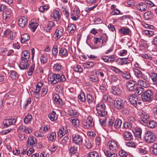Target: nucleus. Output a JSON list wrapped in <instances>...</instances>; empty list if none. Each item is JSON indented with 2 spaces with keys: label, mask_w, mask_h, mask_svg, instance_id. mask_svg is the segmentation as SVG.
Returning a JSON list of instances; mask_svg holds the SVG:
<instances>
[{
  "label": "nucleus",
  "mask_w": 157,
  "mask_h": 157,
  "mask_svg": "<svg viewBox=\"0 0 157 157\" xmlns=\"http://www.w3.org/2000/svg\"><path fill=\"white\" fill-rule=\"evenodd\" d=\"M109 150L104 151L105 155L107 157H117V155L115 152L118 149L117 144L113 141H109L108 142Z\"/></svg>",
  "instance_id": "f257e3e1"
},
{
  "label": "nucleus",
  "mask_w": 157,
  "mask_h": 157,
  "mask_svg": "<svg viewBox=\"0 0 157 157\" xmlns=\"http://www.w3.org/2000/svg\"><path fill=\"white\" fill-rule=\"evenodd\" d=\"M65 80V76L62 74H52L49 75L48 78V81L52 84H55L61 82H64Z\"/></svg>",
  "instance_id": "f03ea898"
},
{
  "label": "nucleus",
  "mask_w": 157,
  "mask_h": 157,
  "mask_svg": "<svg viewBox=\"0 0 157 157\" xmlns=\"http://www.w3.org/2000/svg\"><path fill=\"white\" fill-rule=\"evenodd\" d=\"M156 135L152 132L147 131L145 132L144 140L147 143H151L155 140Z\"/></svg>",
  "instance_id": "7ed1b4c3"
},
{
  "label": "nucleus",
  "mask_w": 157,
  "mask_h": 157,
  "mask_svg": "<svg viewBox=\"0 0 157 157\" xmlns=\"http://www.w3.org/2000/svg\"><path fill=\"white\" fill-rule=\"evenodd\" d=\"M141 96L142 100L144 102H149L152 100L154 93L151 90H147L144 92Z\"/></svg>",
  "instance_id": "20e7f679"
},
{
  "label": "nucleus",
  "mask_w": 157,
  "mask_h": 157,
  "mask_svg": "<svg viewBox=\"0 0 157 157\" xmlns=\"http://www.w3.org/2000/svg\"><path fill=\"white\" fill-rule=\"evenodd\" d=\"M52 18L54 19V21H56L58 24H59L61 23V14L59 11L55 10L51 14Z\"/></svg>",
  "instance_id": "39448f33"
},
{
  "label": "nucleus",
  "mask_w": 157,
  "mask_h": 157,
  "mask_svg": "<svg viewBox=\"0 0 157 157\" xmlns=\"http://www.w3.org/2000/svg\"><path fill=\"white\" fill-rule=\"evenodd\" d=\"M72 141L75 144L80 146L83 142V138L82 136L78 134H75L72 136Z\"/></svg>",
  "instance_id": "423d86ee"
},
{
  "label": "nucleus",
  "mask_w": 157,
  "mask_h": 157,
  "mask_svg": "<svg viewBox=\"0 0 157 157\" xmlns=\"http://www.w3.org/2000/svg\"><path fill=\"white\" fill-rule=\"evenodd\" d=\"M114 105L118 110L123 109L124 108L123 101L120 98H116L114 101Z\"/></svg>",
  "instance_id": "0eeeda50"
},
{
  "label": "nucleus",
  "mask_w": 157,
  "mask_h": 157,
  "mask_svg": "<svg viewBox=\"0 0 157 157\" xmlns=\"http://www.w3.org/2000/svg\"><path fill=\"white\" fill-rule=\"evenodd\" d=\"M29 60V59H21V61L19 65L21 69L24 70L27 68L30 63V62Z\"/></svg>",
  "instance_id": "6e6552de"
},
{
  "label": "nucleus",
  "mask_w": 157,
  "mask_h": 157,
  "mask_svg": "<svg viewBox=\"0 0 157 157\" xmlns=\"http://www.w3.org/2000/svg\"><path fill=\"white\" fill-rule=\"evenodd\" d=\"M128 101L134 107H136L138 101V96L135 94L130 96L128 98Z\"/></svg>",
  "instance_id": "1a4fd4ad"
},
{
  "label": "nucleus",
  "mask_w": 157,
  "mask_h": 157,
  "mask_svg": "<svg viewBox=\"0 0 157 157\" xmlns=\"http://www.w3.org/2000/svg\"><path fill=\"white\" fill-rule=\"evenodd\" d=\"M55 26V25L53 22L49 21L48 23L45 24L43 26L44 29L46 31L48 32H50L53 27Z\"/></svg>",
  "instance_id": "9d476101"
},
{
  "label": "nucleus",
  "mask_w": 157,
  "mask_h": 157,
  "mask_svg": "<svg viewBox=\"0 0 157 157\" xmlns=\"http://www.w3.org/2000/svg\"><path fill=\"white\" fill-rule=\"evenodd\" d=\"M16 123V120L14 118L5 119L3 121L4 128H7L10 125H13Z\"/></svg>",
  "instance_id": "9b49d317"
},
{
  "label": "nucleus",
  "mask_w": 157,
  "mask_h": 157,
  "mask_svg": "<svg viewBox=\"0 0 157 157\" xmlns=\"http://www.w3.org/2000/svg\"><path fill=\"white\" fill-rule=\"evenodd\" d=\"M136 8L138 10L141 12H144L147 10L148 8L145 2H141L136 6Z\"/></svg>",
  "instance_id": "f8f14e48"
},
{
  "label": "nucleus",
  "mask_w": 157,
  "mask_h": 157,
  "mask_svg": "<svg viewBox=\"0 0 157 157\" xmlns=\"http://www.w3.org/2000/svg\"><path fill=\"white\" fill-rule=\"evenodd\" d=\"M36 142V138L33 136L29 137L27 140V145L29 147H31L35 146Z\"/></svg>",
  "instance_id": "ddd939ff"
},
{
  "label": "nucleus",
  "mask_w": 157,
  "mask_h": 157,
  "mask_svg": "<svg viewBox=\"0 0 157 157\" xmlns=\"http://www.w3.org/2000/svg\"><path fill=\"white\" fill-rule=\"evenodd\" d=\"M132 130L134 133L135 136L136 137L139 139H141L142 133L141 129L139 127H135L133 128Z\"/></svg>",
  "instance_id": "4468645a"
},
{
  "label": "nucleus",
  "mask_w": 157,
  "mask_h": 157,
  "mask_svg": "<svg viewBox=\"0 0 157 157\" xmlns=\"http://www.w3.org/2000/svg\"><path fill=\"white\" fill-rule=\"evenodd\" d=\"M116 62L119 65H123L130 63L131 60L128 58H120L117 59L116 60Z\"/></svg>",
  "instance_id": "2eb2a0df"
},
{
  "label": "nucleus",
  "mask_w": 157,
  "mask_h": 157,
  "mask_svg": "<svg viewBox=\"0 0 157 157\" xmlns=\"http://www.w3.org/2000/svg\"><path fill=\"white\" fill-rule=\"evenodd\" d=\"M53 100L58 106L63 105L62 100L60 98L58 94H56L53 96Z\"/></svg>",
  "instance_id": "dca6fc26"
},
{
  "label": "nucleus",
  "mask_w": 157,
  "mask_h": 157,
  "mask_svg": "<svg viewBox=\"0 0 157 157\" xmlns=\"http://www.w3.org/2000/svg\"><path fill=\"white\" fill-rule=\"evenodd\" d=\"M27 23V20L26 17L23 16L19 19L18 24L19 26L22 28H24Z\"/></svg>",
  "instance_id": "f3484780"
},
{
  "label": "nucleus",
  "mask_w": 157,
  "mask_h": 157,
  "mask_svg": "<svg viewBox=\"0 0 157 157\" xmlns=\"http://www.w3.org/2000/svg\"><path fill=\"white\" fill-rule=\"evenodd\" d=\"M136 82L133 80L129 81L127 84V86L128 89L131 91L133 90L135 87L136 86Z\"/></svg>",
  "instance_id": "a211bd4d"
},
{
  "label": "nucleus",
  "mask_w": 157,
  "mask_h": 157,
  "mask_svg": "<svg viewBox=\"0 0 157 157\" xmlns=\"http://www.w3.org/2000/svg\"><path fill=\"white\" fill-rule=\"evenodd\" d=\"M79 11L77 9H74L73 13L71 15V18L74 21H76L79 17Z\"/></svg>",
  "instance_id": "6ab92c4d"
},
{
  "label": "nucleus",
  "mask_w": 157,
  "mask_h": 157,
  "mask_svg": "<svg viewBox=\"0 0 157 157\" xmlns=\"http://www.w3.org/2000/svg\"><path fill=\"white\" fill-rule=\"evenodd\" d=\"M145 124L147 127L151 128H154L157 126V123L154 120H148Z\"/></svg>",
  "instance_id": "aec40b11"
},
{
  "label": "nucleus",
  "mask_w": 157,
  "mask_h": 157,
  "mask_svg": "<svg viewBox=\"0 0 157 157\" xmlns=\"http://www.w3.org/2000/svg\"><path fill=\"white\" fill-rule=\"evenodd\" d=\"M68 132V130L67 127H62L59 129L58 132V135L60 138H61L63 136L65 135Z\"/></svg>",
  "instance_id": "412c9836"
},
{
  "label": "nucleus",
  "mask_w": 157,
  "mask_h": 157,
  "mask_svg": "<svg viewBox=\"0 0 157 157\" xmlns=\"http://www.w3.org/2000/svg\"><path fill=\"white\" fill-rule=\"evenodd\" d=\"M96 109L98 113L100 114L101 111L105 110V106L103 103H100L98 104L96 106Z\"/></svg>",
  "instance_id": "4be33fe9"
},
{
  "label": "nucleus",
  "mask_w": 157,
  "mask_h": 157,
  "mask_svg": "<svg viewBox=\"0 0 157 157\" xmlns=\"http://www.w3.org/2000/svg\"><path fill=\"white\" fill-rule=\"evenodd\" d=\"M123 136L124 139L127 140H131L133 138V136L131 133L129 132H124L123 133Z\"/></svg>",
  "instance_id": "5701e85b"
},
{
  "label": "nucleus",
  "mask_w": 157,
  "mask_h": 157,
  "mask_svg": "<svg viewBox=\"0 0 157 157\" xmlns=\"http://www.w3.org/2000/svg\"><path fill=\"white\" fill-rule=\"evenodd\" d=\"M94 123L92 121V119L91 117H88L86 121V124L85 125L86 128H91L94 126Z\"/></svg>",
  "instance_id": "b1692460"
},
{
  "label": "nucleus",
  "mask_w": 157,
  "mask_h": 157,
  "mask_svg": "<svg viewBox=\"0 0 157 157\" xmlns=\"http://www.w3.org/2000/svg\"><path fill=\"white\" fill-rule=\"evenodd\" d=\"M4 36L8 35L10 36V38L11 40H13L15 39L16 36V33L12 32L10 30H8L5 31L4 33Z\"/></svg>",
  "instance_id": "393cba45"
},
{
  "label": "nucleus",
  "mask_w": 157,
  "mask_h": 157,
  "mask_svg": "<svg viewBox=\"0 0 157 157\" xmlns=\"http://www.w3.org/2000/svg\"><path fill=\"white\" fill-rule=\"evenodd\" d=\"M144 89L142 87H136L134 89L133 91L135 94H137L138 95L142 94L144 92Z\"/></svg>",
  "instance_id": "a878e982"
},
{
  "label": "nucleus",
  "mask_w": 157,
  "mask_h": 157,
  "mask_svg": "<svg viewBox=\"0 0 157 157\" xmlns=\"http://www.w3.org/2000/svg\"><path fill=\"white\" fill-rule=\"evenodd\" d=\"M111 92L114 95H119L121 94V91L120 89L117 86L112 87Z\"/></svg>",
  "instance_id": "bb28decb"
},
{
  "label": "nucleus",
  "mask_w": 157,
  "mask_h": 157,
  "mask_svg": "<svg viewBox=\"0 0 157 157\" xmlns=\"http://www.w3.org/2000/svg\"><path fill=\"white\" fill-rule=\"evenodd\" d=\"M30 57V53L29 51L26 50L24 51L21 54V59H29Z\"/></svg>",
  "instance_id": "cd10ccee"
},
{
  "label": "nucleus",
  "mask_w": 157,
  "mask_h": 157,
  "mask_svg": "<svg viewBox=\"0 0 157 157\" xmlns=\"http://www.w3.org/2000/svg\"><path fill=\"white\" fill-rule=\"evenodd\" d=\"M76 29V27L75 25L72 24H70L68 26L67 30L71 34H73L74 33Z\"/></svg>",
  "instance_id": "c85d7f7f"
},
{
  "label": "nucleus",
  "mask_w": 157,
  "mask_h": 157,
  "mask_svg": "<svg viewBox=\"0 0 157 157\" xmlns=\"http://www.w3.org/2000/svg\"><path fill=\"white\" fill-rule=\"evenodd\" d=\"M10 77L13 80L17 79L19 77V75L17 73L14 71H11L10 72Z\"/></svg>",
  "instance_id": "c756f323"
},
{
  "label": "nucleus",
  "mask_w": 157,
  "mask_h": 157,
  "mask_svg": "<svg viewBox=\"0 0 157 157\" xmlns=\"http://www.w3.org/2000/svg\"><path fill=\"white\" fill-rule=\"evenodd\" d=\"M62 30L61 29H57L55 32L54 35L55 36V38L57 39L60 38L63 35Z\"/></svg>",
  "instance_id": "7c9ffc66"
},
{
  "label": "nucleus",
  "mask_w": 157,
  "mask_h": 157,
  "mask_svg": "<svg viewBox=\"0 0 157 157\" xmlns=\"http://www.w3.org/2000/svg\"><path fill=\"white\" fill-rule=\"evenodd\" d=\"M67 113L69 116L72 117L73 118L76 117L78 115V113L77 110L75 109H69Z\"/></svg>",
  "instance_id": "2f4dec72"
},
{
  "label": "nucleus",
  "mask_w": 157,
  "mask_h": 157,
  "mask_svg": "<svg viewBox=\"0 0 157 157\" xmlns=\"http://www.w3.org/2000/svg\"><path fill=\"white\" fill-rule=\"evenodd\" d=\"M150 76L153 84L155 85H157V74L155 73H152L150 74Z\"/></svg>",
  "instance_id": "473e14b6"
},
{
  "label": "nucleus",
  "mask_w": 157,
  "mask_h": 157,
  "mask_svg": "<svg viewBox=\"0 0 157 157\" xmlns=\"http://www.w3.org/2000/svg\"><path fill=\"white\" fill-rule=\"evenodd\" d=\"M152 14L150 11H147L145 12L144 14V18L147 20H149L152 18Z\"/></svg>",
  "instance_id": "72a5a7b5"
},
{
  "label": "nucleus",
  "mask_w": 157,
  "mask_h": 157,
  "mask_svg": "<svg viewBox=\"0 0 157 157\" xmlns=\"http://www.w3.org/2000/svg\"><path fill=\"white\" fill-rule=\"evenodd\" d=\"M30 39L29 35L27 33H25L21 36V42L23 43L28 40Z\"/></svg>",
  "instance_id": "f704fd0d"
},
{
  "label": "nucleus",
  "mask_w": 157,
  "mask_h": 157,
  "mask_svg": "<svg viewBox=\"0 0 157 157\" xmlns=\"http://www.w3.org/2000/svg\"><path fill=\"white\" fill-rule=\"evenodd\" d=\"M134 123H132L128 121L124 122L123 124V126L125 129H131L132 128L133 129L134 127Z\"/></svg>",
  "instance_id": "c9c22d12"
},
{
  "label": "nucleus",
  "mask_w": 157,
  "mask_h": 157,
  "mask_svg": "<svg viewBox=\"0 0 157 157\" xmlns=\"http://www.w3.org/2000/svg\"><path fill=\"white\" fill-rule=\"evenodd\" d=\"M48 117L51 121H53L56 120L57 119V116L55 112L53 111L48 115Z\"/></svg>",
  "instance_id": "e433bc0d"
},
{
  "label": "nucleus",
  "mask_w": 157,
  "mask_h": 157,
  "mask_svg": "<svg viewBox=\"0 0 157 157\" xmlns=\"http://www.w3.org/2000/svg\"><path fill=\"white\" fill-rule=\"evenodd\" d=\"M56 138V133L54 132H52L49 134L48 136V139L51 141H53Z\"/></svg>",
  "instance_id": "4c0bfd02"
},
{
  "label": "nucleus",
  "mask_w": 157,
  "mask_h": 157,
  "mask_svg": "<svg viewBox=\"0 0 157 157\" xmlns=\"http://www.w3.org/2000/svg\"><path fill=\"white\" fill-rule=\"evenodd\" d=\"M72 124L75 126H78L80 125V122L79 120L77 118H74L71 119L70 121Z\"/></svg>",
  "instance_id": "58836bf2"
},
{
  "label": "nucleus",
  "mask_w": 157,
  "mask_h": 157,
  "mask_svg": "<svg viewBox=\"0 0 157 157\" xmlns=\"http://www.w3.org/2000/svg\"><path fill=\"white\" fill-rule=\"evenodd\" d=\"M136 76L138 78H142L143 74L140 71L137 69L134 68L133 69Z\"/></svg>",
  "instance_id": "ea45409f"
},
{
  "label": "nucleus",
  "mask_w": 157,
  "mask_h": 157,
  "mask_svg": "<svg viewBox=\"0 0 157 157\" xmlns=\"http://www.w3.org/2000/svg\"><path fill=\"white\" fill-rule=\"evenodd\" d=\"M138 85L144 87H147L148 86V83L147 81L140 79L138 81Z\"/></svg>",
  "instance_id": "a19ab883"
},
{
  "label": "nucleus",
  "mask_w": 157,
  "mask_h": 157,
  "mask_svg": "<svg viewBox=\"0 0 157 157\" xmlns=\"http://www.w3.org/2000/svg\"><path fill=\"white\" fill-rule=\"evenodd\" d=\"M149 117V115L147 113V112L145 113V114H144L143 116L141 117L140 122L142 123V122L144 123H146L148 120H147Z\"/></svg>",
  "instance_id": "79ce46f5"
},
{
  "label": "nucleus",
  "mask_w": 157,
  "mask_h": 157,
  "mask_svg": "<svg viewBox=\"0 0 157 157\" xmlns=\"http://www.w3.org/2000/svg\"><path fill=\"white\" fill-rule=\"evenodd\" d=\"M59 54L61 56H66L68 55L67 50L65 48H62L59 51Z\"/></svg>",
  "instance_id": "37998d69"
},
{
  "label": "nucleus",
  "mask_w": 157,
  "mask_h": 157,
  "mask_svg": "<svg viewBox=\"0 0 157 157\" xmlns=\"http://www.w3.org/2000/svg\"><path fill=\"white\" fill-rule=\"evenodd\" d=\"M78 98L80 101L85 102L86 101L85 94L82 91H81L80 94L78 96Z\"/></svg>",
  "instance_id": "c03bdc74"
},
{
  "label": "nucleus",
  "mask_w": 157,
  "mask_h": 157,
  "mask_svg": "<svg viewBox=\"0 0 157 157\" xmlns=\"http://www.w3.org/2000/svg\"><path fill=\"white\" fill-rule=\"evenodd\" d=\"M32 117L31 115H29L26 116L24 119V122L26 124H30L32 121Z\"/></svg>",
  "instance_id": "a18cd8bd"
},
{
  "label": "nucleus",
  "mask_w": 157,
  "mask_h": 157,
  "mask_svg": "<svg viewBox=\"0 0 157 157\" xmlns=\"http://www.w3.org/2000/svg\"><path fill=\"white\" fill-rule=\"evenodd\" d=\"M119 31L121 34L124 35L128 34L129 32L128 28H125L124 27L120 29Z\"/></svg>",
  "instance_id": "49530a36"
},
{
  "label": "nucleus",
  "mask_w": 157,
  "mask_h": 157,
  "mask_svg": "<svg viewBox=\"0 0 157 157\" xmlns=\"http://www.w3.org/2000/svg\"><path fill=\"white\" fill-rule=\"evenodd\" d=\"M87 156L88 157H99L98 153L95 151L89 152Z\"/></svg>",
  "instance_id": "de8ad7c7"
},
{
  "label": "nucleus",
  "mask_w": 157,
  "mask_h": 157,
  "mask_svg": "<svg viewBox=\"0 0 157 157\" xmlns=\"http://www.w3.org/2000/svg\"><path fill=\"white\" fill-rule=\"evenodd\" d=\"M74 70L76 72H81L82 71V68L80 65H75L74 66Z\"/></svg>",
  "instance_id": "09e8293b"
},
{
  "label": "nucleus",
  "mask_w": 157,
  "mask_h": 157,
  "mask_svg": "<svg viewBox=\"0 0 157 157\" xmlns=\"http://www.w3.org/2000/svg\"><path fill=\"white\" fill-rule=\"evenodd\" d=\"M18 130L22 132H25L28 133H30V132L28 129L24 125H21L18 128Z\"/></svg>",
  "instance_id": "8fccbe9b"
},
{
  "label": "nucleus",
  "mask_w": 157,
  "mask_h": 157,
  "mask_svg": "<svg viewBox=\"0 0 157 157\" xmlns=\"http://www.w3.org/2000/svg\"><path fill=\"white\" fill-rule=\"evenodd\" d=\"M69 140V137L68 136H65L60 141V143L64 146L67 144Z\"/></svg>",
  "instance_id": "3c124183"
},
{
  "label": "nucleus",
  "mask_w": 157,
  "mask_h": 157,
  "mask_svg": "<svg viewBox=\"0 0 157 157\" xmlns=\"http://www.w3.org/2000/svg\"><path fill=\"white\" fill-rule=\"evenodd\" d=\"M87 101L88 103H91L94 102V99L93 97L90 94H88L86 96Z\"/></svg>",
  "instance_id": "603ef678"
},
{
  "label": "nucleus",
  "mask_w": 157,
  "mask_h": 157,
  "mask_svg": "<svg viewBox=\"0 0 157 157\" xmlns=\"http://www.w3.org/2000/svg\"><path fill=\"white\" fill-rule=\"evenodd\" d=\"M122 124V121L120 120H116L114 124V127L116 128H118L120 127Z\"/></svg>",
  "instance_id": "864d4df0"
},
{
  "label": "nucleus",
  "mask_w": 157,
  "mask_h": 157,
  "mask_svg": "<svg viewBox=\"0 0 157 157\" xmlns=\"http://www.w3.org/2000/svg\"><path fill=\"white\" fill-rule=\"evenodd\" d=\"M85 145L87 148L89 149L91 148L92 146V143L88 139L86 140Z\"/></svg>",
  "instance_id": "5fc2aeb1"
},
{
  "label": "nucleus",
  "mask_w": 157,
  "mask_h": 157,
  "mask_svg": "<svg viewBox=\"0 0 157 157\" xmlns=\"http://www.w3.org/2000/svg\"><path fill=\"white\" fill-rule=\"evenodd\" d=\"M62 68V66L59 64H56L53 66V69L55 71H61Z\"/></svg>",
  "instance_id": "6e6d98bb"
},
{
  "label": "nucleus",
  "mask_w": 157,
  "mask_h": 157,
  "mask_svg": "<svg viewBox=\"0 0 157 157\" xmlns=\"http://www.w3.org/2000/svg\"><path fill=\"white\" fill-rule=\"evenodd\" d=\"M50 127L48 125H43L40 128V129L44 132V133H45L47 131L50 130Z\"/></svg>",
  "instance_id": "4d7b16f0"
},
{
  "label": "nucleus",
  "mask_w": 157,
  "mask_h": 157,
  "mask_svg": "<svg viewBox=\"0 0 157 157\" xmlns=\"http://www.w3.org/2000/svg\"><path fill=\"white\" fill-rule=\"evenodd\" d=\"M47 57L46 55L41 54L40 57V60L41 63L43 64L45 63L47 61Z\"/></svg>",
  "instance_id": "13d9d810"
},
{
  "label": "nucleus",
  "mask_w": 157,
  "mask_h": 157,
  "mask_svg": "<svg viewBox=\"0 0 157 157\" xmlns=\"http://www.w3.org/2000/svg\"><path fill=\"white\" fill-rule=\"evenodd\" d=\"M52 54L54 56H56L58 52V47L57 45H55L53 46L52 49Z\"/></svg>",
  "instance_id": "bf43d9fd"
},
{
  "label": "nucleus",
  "mask_w": 157,
  "mask_h": 157,
  "mask_svg": "<svg viewBox=\"0 0 157 157\" xmlns=\"http://www.w3.org/2000/svg\"><path fill=\"white\" fill-rule=\"evenodd\" d=\"M38 25V24L36 23H32L29 25V28L33 29V31L34 32Z\"/></svg>",
  "instance_id": "052dcab7"
},
{
  "label": "nucleus",
  "mask_w": 157,
  "mask_h": 157,
  "mask_svg": "<svg viewBox=\"0 0 157 157\" xmlns=\"http://www.w3.org/2000/svg\"><path fill=\"white\" fill-rule=\"evenodd\" d=\"M89 80L93 82H97L98 80V78L97 76L90 75L89 77Z\"/></svg>",
  "instance_id": "680f3d73"
},
{
  "label": "nucleus",
  "mask_w": 157,
  "mask_h": 157,
  "mask_svg": "<svg viewBox=\"0 0 157 157\" xmlns=\"http://www.w3.org/2000/svg\"><path fill=\"white\" fill-rule=\"evenodd\" d=\"M100 114L98 113V112H97V114L98 117H105L107 115V113L106 110L104 111H101Z\"/></svg>",
  "instance_id": "e2e57ef3"
},
{
  "label": "nucleus",
  "mask_w": 157,
  "mask_h": 157,
  "mask_svg": "<svg viewBox=\"0 0 157 157\" xmlns=\"http://www.w3.org/2000/svg\"><path fill=\"white\" fill-rule=\"evenodd\" d=\"M119 154L120 156L123 157H126L127 156V153L123 150H121L119 151Z\"/></svg>",
  "instance_id": "0e129e2a"
},
{
  "label": "nucleus",
  "mask_w": 157,
  "mask_h": 157,
  "mask_svg": "<svg viewBox=\"0 0 157 157\" xmlns=\"http://www.w3.org/2000/svg\"><path fill=\"white\" fill-rule=\"evenodd\" d=\"M49 7L46 6H42L39 8V10L40 12H43L45 11H46L48 9Z\"/></svg>",
  "instance_id": "69168bd1"
},
{
  "label": "nucleus",
  "mask_w": 157,
  "mask_h": 157,
  "mask_svg": "<svg viewBox=\"0 0 157 157\" xmlns=\"http://www.w3.org/2000/svg\"><path fill=\"white\" fill-rule=\"evenodd\" d=\"M101 59L103 60L106 63H110L112 62L113 60H110L108 59V56H103L101 58Z\"/></svg>",
  "instance_id": "338daca9"
},
{
  "label": "nucleus",
  "mask_w": 157,
  "mask_h": 157,
  "mask_svg": "<svg viewBox=\"0 0 157 157\" xmlns=\"http://www.w3.org/2000/svg\"><path fill=\"white\" fill-rule=\"evenodd\" d=\"M152 152L155 155H157V143H155L153 145Z\"/></svg>",
  "instance_id": "774afa93"
}]
</instances>
